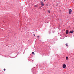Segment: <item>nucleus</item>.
Instances as JSON below:
<instances>
[{
  "label": "nucleus",
  "instance_id": "nucleus-1",
  "mask_svg": "<svg viewBox=\"0 0 74 74\" xmlns=\"http://www.w3.org/2000/svg\"><path fill=\"white\" fill-rule=\"evenodd\" d=\"M71 12H72V10L71 9H70L69 10V14L70 15L71 14Z\"/></svg>",
  "mask_w": 74,
  "mask_h": 74
},
{
  "label": "nucleus",
  "instance_id": "nucleus-2",
  "mask_svg": "<svg viewBox=\"0 0 74 74\" xmlns=\"http://www.w3.org/2000/svg\"><path fill=\"white\" fill-rule=\"evenodd\" d=\"M63 68H66V64H64L63 65Z\"/></svg>",
  "mask_w": 74,
  "mask_h": 74
},
{
  "label": "nucleus",
  "instance_id": "nucleus-3",
  "mask_svg": "<svg viewBox=\"0 0 74 74\" xmlns=\"http://www.w3.org/2000/svg\"><path fill=\"white\" fill-rule=\"evenodd\" d=\"M66 34H68L69 33V30H67L66 32Z\"/></svg>",
  "mask_w": 74,
  "mask_h": 74
},
{
  "label": "nucleus",
  "instance_id": "nucleus-4",
  "mask_svg": "<svg viewBox=\"0 0 74 74\" xmlns=\"http://www.w3.org/2000/svg\"><path fill=\"white\" fill-rule=\"evenodd\" d=\"M41 4L42 6L43 7V6H44V4L43 3V2H41Z\"/></svg>",
  "mask_w": 74,
  "mask_h": 74
},
{
  "label": "nucleus",
  "instance_id": "nucleus-5",
  "mask_svg": "<svg viewBox=\"0 0 74 74\" xmlns=\"http://www.w3.org/2000/svg\"><path fill=\"white\" fill-rule=\"evenodd\" d=\"M73 32H74V31H71L69 33H73Z\"/></svg>",
  "mask_w": 74,
  "mask_h": 74
},
{
  "label": "nucleus",
  "instance_id": "nucleus-6",
  "mask_svg": "<svg viewBox=\"0 0 74 74\" xmlns=\"http://www.w3.org/2000/svg\"><path fill=\"white\" fill-rule=\"evenodd\" d=\"M48 12H49V13H50L51 12H50V10H48Z\"/></svg>",
  "mask_w": 74,
  "mask_h": 74
},
{
  "label": "nucleus",
  "instance_id": "nucleus-7",
  "mask_svg": "<svg viewBox=\"0 0 74 74\" xmlns=\"http://www.w3.org/2000/svg\"><path fill=\"white\" fill-rule=\"evenodd\" d=\"M69 59V58H68V57H66V60H68V59Z\"/></svg>",
  "mask_w": 74,
  "mask_h": 74
},
{
  "label": "nucleus",
  "instance_id": "nucleus-8",
  "mask_svg": "<svg viewBox=\"0 0 74 74\" xmlns=\"http://www.w3.org/2000/svg\"><path fill=\"white\" fill-rule=\"evenodd\" d=\"M34 7H37V5H35Z\"/></svg>",
  "mask_w": 74,
  "mask_h": 74
},
{
  "label": "nucleus",
  "instance_id": "nucleus-9",
  "mask_svg": "<svg viewBox=\"0 0 74 74\" xmlns=\"http://www.w3.org/2000/svg\"><path fill=\"white\" fill-rule=\"evenodd\" d=\"M32 53L33 55H34H34H35V54H34V53L33 52H32Z\"/></svg>",
  "mask_w": 74,
  "mask_h": 74
},
{
  "label": "nucleus",
  "instance_id": "nucleus-10",
  "mask_svg": "<svg viewBox=\"0 0 74 74\" xmlns=\"http://www.w3.org/2000/svg\"><path fill=\"white\" fill-rule=\"evenodd\" d=\"M66 46H68V44L67 43H66Z\"/></svg>",
  "mask_w": 74,
  "mask_h": 74
},
{
  "label": "nucleus",
  "instance_id": "nucleus-11",
  "mask_svg": "<svg viewBox=\"0 0 74 74\" xmlns=\"http://www.w3.org/2000/svg\"><path fill=\"white\" fill-rule=\"evenodd\" d=\"M4 71H5V69H4Z\"/></svg>",
  "mask_w": 74,
  "mask_h": 74
},
{
  "label": "nucleus",
  "instance_id": "nucleus-12",
  "mask_svg": "<svg viewBox=\"0 0 74 74\" xmlns=\"http://www.w3.org/2000/svg\"><path fill=\"white\" fill-rule=\"evenodd\" d=\"M37 37H38V38H39L40 37V36H37Z\"/></svg>",
  "mask_w": 74,
  "mask_h": 74
},
{
  "label": "nucleus",
  "instance_id": "nucleus-13",
  "mask_svg": "<svg viewBox=\"0 0 74 74\" xmlns=\"http://www.w3.org/2000/svg\"><path fill=\"white\" fill-rule=\"evenodd\" d=\"M33 35H34V36H35V34H34Z\"/></svg>",
  "mask_w": 74,
  "mask_h": 74
},
{
  "label": "nucleus",
  "instance_id": "nucleus-14",
  "mask_svg": "<svg viewBox=\"0 0 74 74\" xmlns=\"http://www.w3.org/2000/svg\"><path fill=\"white\" fill-rule=\"evenodd\" d=\"M45 1V0H44Z\"/></svg>",
  "mask_w": 74,
  "mask_h": 74
},
{
  "label": "nucleus",
  "instance_id": "nucleus-15",
  "mask_svg": "<svg viewBox=\"0 0 74 74\" xmlns=\"http://www.w3.org/2000/svg\"><path fill=\"white\" fill-rule=\"evenodd\" d=\"M73 0L74 1V0Z\"/></svg>",
  "mask_w": 74,
  "mask_h": 74
}]
</instances>
